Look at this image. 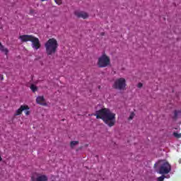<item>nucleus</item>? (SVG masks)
Listing matches in <instances>:
<instances>
[{
    "label": "nucleus",
    "mask_w": 181,
    "mask_h": 181,
    "mask_svg": "<svg viewBox=\"0 0 181 181\" xmlns=\"http://www.w3.org/2000/svg\"><path fill=\"white\" fill-rule=\"evenodd\" d=\"M97 119H100L108 125V127H114L115 125V114L111 112L110 109L103 108L96 111L94 114Z\"/></svg>",
    "instance_id": "1"
},
{
    "label": "nucleus",
    "mask_w": 181,
    "mask_h": 181,
    "mask_svg": "<svg viewBox=\"0 0 181 181\" xmlns=\"http://www.w3.org/2000/svg\"><path fill=\"white\" fill-rule=\"evenodd\" d=\"M46 53L48 56H52L57 52V48L59 47V44L57 40L54 38L49 39L45 45Z\"/></svg>",
    "instance_id": "2"
},
{
    "label": "nucleus",
    "mask_w": 181,
    "mask_h": 181,
    "mask_svg": "<svg viewBox=\"0 0 181 181\" xmlns=\"http://www.w3.org/2000/svg\"><path fill=\"white\" fill-rule=\"evenodd\" d=\"M110 64H111V60L110 59V57L105 54H102L98 59V66L100 69L108 67Z\"/></svg>",
    "instance_id": "3"
},
{
    "label": "nucleus",
    "mask_w": 181,
    "mask_h": 181,
    "mask_svg": "<svg viewBox=\"0 0 181 181\" xmlns=\"http://www.w3.org/2000/svg\"><path fill=\"white\" fill-rule=\"evenodd\" d=\"M113 88L124 91L127 90V80L124 78H119L115 81Z\"/></svg>",
    "instance_id": "4"
},
{
    "label": "nucleus",
    "mask_w": 181,
    "mask_h": 181,
    "mask_svg": "<svg viewBox=\"0 0 181 181\" xmlns=\"http://www.w3.org/2000/svg\"><path fill=\"white\" fill-rule=\"evenodd\" d=\"M172 170V166L169 163L165 162L160 165L158 170L160 175H168Z\"/></svg>",
    "instance_id": "5"
},
{
    "label": "nucleus",
    "mask_w": 181,
    "mask_h": 181,
    "mask_svg": "<svg viewBox=\"0 0 181 181\" xmlns=\"http://www.w3.org/2000/svg\"><path fill=\"white\" fill-rule=\"evenodd\" d=\"M32 181H47L49 178L45 175H40L37 173H35L31 177Z\"/></svg>",
    "instance_id": "6"
},
{
    "label": "nucleus",
    "mask_w": 181,
    "mask_h": 181,
    "mask_svg": "<svg viewBox=\"0 0 181 181\" xmlns=\"http://www.w3.org/2000/svg\"><path fill=\"white\" fill-rule=\"evenodd\" d=\"M30 42H32L33 49H34L35 50L40 49V41H39V38L33 36Z\"/></svg>",
    "instance_id": "7"
},
{
    "label": "nucleus",
    "mask_w": 181,
    "mask_h": 181,
    "mask_svg": "<svg viewBox=\"0 0 181 181\" xmlns=\"http://www.w3.org/2000/svg\"><path fill=\"white\" fill-rule=\"evenodd\" d=\"M74 15L77 16V18H82V19H87V18H88V13L85 11H76L74 12Z\"/></svg>",
    "instance_id": "8"
},
{
    "label": "nucleus",
    "mask_w": 181,
    "mask_h": 181,
    "mask_svg": "<svg viewBox=\"0 0 181 181\" xmlns=\"http://www.w3.org/2000/svg\"><path fill=\"white\" fill-rule=\"evenodd\" d=\"M33 36V35H21L19 37V39L20 40H21V42H30Z\"/></svg>",
    "instance_id": "9"
},
{
    "label": "nucleus",
    "mask_w": 181,
    "mask_h": 181,
    "mask_svg": "<svg viewBox=\"0 0 181 181\" xmlns=\"http://www.w3.org/2000/svg\"><path fill=\"white\" fill-rule=\"evenodd\" d=\"M25 110H29V106L28 105H21L19 109H18L16 112L15 116L21 115L22 114L23 111H25Z\"/></svg>",
    "instance_id": "10"
},
{
    "label": "nucleus",
    "mask_w": 181,
    "mask_h": 181,
    "mask_svg": "<svg viewBox=\"0 0 181 181\" xmlns=\"http://www.w3.org/2000/svg\"><path fill=\"white\" fill-rule=\"evenodd\" d=\"M181 117V110H175L173 112V119H177V118H180Z\"/></svg>",
    "instance_id": "11"
},
{
    "label": "nucleus",
    "mask_w": 181,
    "mask_h": 181,
    "mask_svg": "<svg viewBox=\"0 0 181 181\" xmlns=\"http://www.w3.org/2000/svg\"><path fill=\"white\" fill-rule=\"evenodd\" d=\"M0 52L5 53V54H8V53H9V50H8V48H5V47L2 45V43L1 42H0Z\"/></svg>",
    "instance_id": "12"
},
{
    "label": "nucleus",
    "mask_w": 181,
    "mask_h": 181,
    "mask_svg": "<svg viewBox=\"0 0 181 181\" xmlns=\"http://www.w3.org/2000/svg\"><path fill=\"white\" fill-rule=\"evenodd\" d=\"M37 104H41L42 103H45V98L43 96H38L36 98Z\"/></svg>",
    "instance_id": "13"
},
{
    "label": "nucleus",
    "mask_w": 181,
    "mask_h": 181,
    "mask_svg": "<svg viewBox=\"0 0 181 181\" xmlns=\"http://www.w3.org/2000/svg\"><path fill=\"white\" fill-rule=\"evenodd\" d=\"M170 177V175H167V176H165V175H161L160 177H158L157 179V181H163L165 180V179H169Z\"/></svg>",
    "instance_id": "14"
},
{
    "label": "nucleus",
    "mask_w": 181,
    "mask_h": 181,
    "mask_svg": "<svg viewBox=\"0 0 181 181\" xmlns=\"http://www.w3.org/2000/svg\"><path fill=\"white\" fill-rule=\"evenodd\" d=\"M79 142L78 141H72L70 143L71 148H74V146L78 145Z\"/></svg>",
    "instance_id": "15"
},
{
    "label": "nucleus",
    "mask_w": 181,
    "mask_h": 181,
    "mask_svg": "<svg viewBox=\"0 0 181 181\" xmlns=\"http://www.w3.org/2000/svg\"><path fill=\"white\" fill-rule=\"evenodd\" d=\"M30 88L33 93H35V91H37V87L35 85H31Z\"/></svg>",
    "instance_id": "16"
},
{
    "label": "nucleus",
    "mask_w": 181,
    "mask_h": 181,
    "mask_svg": "<svg viewBox=\"0 0 181 181\" xmlns=\"http://www.w3.org/2000/svg\"><path fill=\"white\" fill-rule=\"evenodd\" d=\"M173 135L175 138H181V134L180 133L179 134V133L174 132Z\"/></svg>",
    "instance_id": "17"
},
{
    "label": "nucleus",
    "mask_w": 181,
    "mask_h": 181,
    "mask_svg": "<svg viewBox=\"0 0 181 181\" xmlns=\"http://www.w3.org/2000/svg\"><path fill=\"white\" fill-rule=\"evenodd\" d=\"M134 117H135V113L132 112L129 117V119H134Z\"/></svg>",
    "instance_id": "18"
},
{
    "label": "nucleus",
    "mask_w": 181,
    "mask_h": 181,
    "mask_svg": "<svg viewBox=\"0 0 181 181\" xmlns=\"http://www.w3.org/2000/svg\"><path fill=\"white\" fill-rule=\"evenodd\" d=\"M54 1L57 5H62V0H54Z\"/></svg>",
    "instance_id": "19"
},
{
    "label": "nucleus",
    "mask_w": 181,
    "mask_h": 181,
    "mask_svg": "<svg viewBox=\"0 0 181 181\" xmlns=\"http://www.w3.org/2000/svg\"><path fill=\"white\" fill-rule=\"evenodd\" d=\"M142 86H143L142 83H139L137 84L138 88H141Z\"/></svg>",
    "instance_id": "20"
},
{
    "label": "nucleus",
    "mask_w": 181,
    "mask_h": 181,
    "mask_svg": "<svg viewBox=\"0 0 181 181\" xmlns=\"http://www.w3.org/2000/svg\"><path fill=\"white\" fill-rule=\"evenodd\" d=\"M40 105H44V106H46V105H47V103H40Z\"/></svg>",
    "instance_id": "21"
},
{
    "label": "nucleus",
    "mask_w": 181,
    "mask_h": 181,
    "mask_svg": "<svg viewBox=\"0 0 181 181\" xmlns=\"http://www.w3.org/2000/svg\"><path fill=\"white\" fill-rule=\"evenodd\" d=\"M25 112V115H29V114H30V112H29L28 110H26Z\"/></svg>",
    "instance_id": "22"
},
{
    "label": "nucleus",
    "mask_w": 181,
    "mask_h": 181,
    "mask_svg": "<svg viewBox=\"0 0 181 181\" xmlns=\"http://www.w3.org/2000/svg\"><path fill=\"white\" fill-rule=\"evenodd\" d=\"M1 80H4V77L3 76L1 77Z\"/></svg>",
    "instance_id": "23"
}]
</instances>
